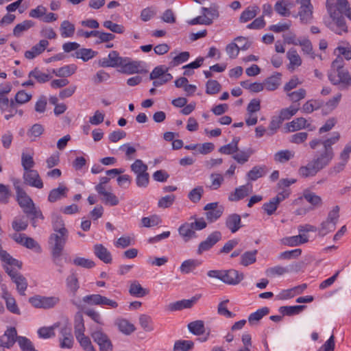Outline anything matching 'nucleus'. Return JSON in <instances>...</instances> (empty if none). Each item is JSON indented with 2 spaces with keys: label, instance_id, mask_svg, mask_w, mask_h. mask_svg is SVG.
<instances>
[{
  "label": "nucleus",
  "instance_id": "f257e3e1",
  "mask_svg": "<svg viewBox=\"0 0 351 351\" xmlns=\"http://www.w3.org/2000/svg\"><path fill=\"white\" fill-rule=\"evenodd\" d=\"M339 218V207L335 206L332 210L328 213L326 219L321 223L320 228L318 229L319 235L324 237L328 233L334 231Z\"/></svg>",
  "mask_w": 351,
  "mask_h": 351
},
{
  "label": "nucleus",
  "instance_id": "f03ea898",
  "mask_svg": "<svg viewBox=\"0 0 351 351\" xmlns=\"http://www.w3.org/2000/svg\"><path fill=\"white\" fill-rule=\"evenodd\" d=\"M328 79L333 85H339L341 89L348 90L351 86V75L347 69L331 71Z\"/></svg>",
  "mask_w": 351,
  "mask_h": 351
},
{
  "label": "nucleus",
  "instance_id": "7ed1b4c3",
  "mask_svg": "<svg viewBox=\"0 0 351 351\" xmlns=\"http://www.w3.org/2000/svg\"><path fill=\"white\" fill-rule=\"evenodd\" d=\"M82 302L84 304L88 305H106L110 306L112 308L118 307V303L112 300H110L105 296H102L100 294H91L84 296L82 299Z\"/></svg>",
  "mask_w": 351,
  "mask_h": 351
},
{
  "label": "nucleus",
  "instance_id": "20e7f679",
  "mask_svg": "<svg viewBox=\"0 0 351 351\" xmlns=\"http://www.w3.org/2000/svg\"><path fill=\"white\" fill-rule=\"evenodd\" d=\"M60 301L58 297H45L35 295L29 298V302L35 308H51L55 306Z\"/></svg>",
  "mask_w": 351,
  "mask_h": 351
},
{
  "label": "nucleus",
  "instance_id": "39448f33",
  "mask_svg": "<svg viewBox=\"0 0 351 351\" xmlns=\"http://www.w3.org/2000/svg\"><path fill=\"white\" fill-rule=\"evenodd\" d=\"M295 2L300 5L298 12L300 21L304 24L310 23L313 19V10L311 0H295Z\"/></svg>",
  "mask_w": 351,
  "mask_h": 351
},
{
  "label": "nucleus",
  "instance_id": "423d86ee",
  "mask_svg": "<svg viewBox=\"0 0 351 351\" xmlns=\"http://www.w3.org/2000/svg\"><path fill=\"white\" fill-rule=\"evenodd\" d=\"M6 273L10 276L12 282L16 284V289L20 295H25V291L27 287V282L25 278L17 271L9 267H5Z\"/></svg>",
  "mask_w": 351,
  "mask_h": 351
},
{
  "label": "nucleus",
  "instance_id": "0eeeda50",
  "mask_svg": "<svg viewBox=\"0 0 351 351\" xmlns=\"http://www.w3.org/2000/svg\"><path fill=\"white\" fill-rule=\"evenodd\" d=\"M69 233L53 232L49 238L51 251H62L67 241Z\"/></svg>",
  "mask_w": 351,
  "mask_h": 351
},
{
  "label": "nucleus",
  "instance_id": "6e6552de",
  "mask_svg": "<svg viewBox=\"0 0 351 351\" xmlns=\"http://www.w3.org/2000/svg\"><path fill=\"white\" fill-rule=\"evenodd\" d=\"M221 233L219 231H214L208 236L206 240L199 243L197 254L201 255L204 252L208 251L221 239Z\"/></svg>",
  "mask_w": 351,
  "mask_h": 351
},
{
  "label": "nucleus",
  "instance_id": "1a4fd4ad",
  "mask_svg": "<svg viewBox=\"0 0 351 351\" xmlns=\"http://www.w3.org/2000/svg\"><path fill=\"white\" fill-rule=\"evenodd\" d=\"M204 210H206V219L212 223L217 221L223 214L224 208L223 206L219 205L218 202H212L207 204Z\"/></svg>",
  "mask_w": 351,
  "mask_h": 351
},
{
  "label": "nucleus",
  "instance_id": "9d476101",
  "mask_svg": "<svg viewBox=\"0 0 351 351\" xmlns=\"http://www.w3.org/2000/svg\"><path fill=\"white\" fill-rule=\"evenodd\" d=\"M239 43H244L243 45L239 47L234 43H231L228 44L226 47V51L229 57L232 59L237 58L239 54L240 50L245 51L248 49L250 47V43L247 42L245 38L242 36H239L235 38Z\"/></svg>",
  "mask_w": 351,
  "mask_h": 351
},
{
  "label": "nucleus",
  "instance_id": "9b49d317",
  "mask_svg": "<svg viewBox=\"0 0 351 351\" xmlns=\"http://www.w3.org/2000/svg\"><path fill=\"white\" fill-rule=\"evenodd\" d=\"M243 273H239L236 269L222 270L221 281L230 285H237L243 280Z\"/></svg>",
  "mask_w": 351,
  "mask_h": 351
},
{
  "label": "nucleus",
  "instance_id": "f8f14e48",
  "mask_svg": "<svg viewBox=\"0 0 351 351\" xmlns=\"http://www.w3.org/2000/svg\"><path fill=\"white\" fill-rule=\"evenodd\" d=\"M23 211L27 215V217L30 219L31 223L33 227L36 228L37 226V220L41 219L43 220L45 219L42 211L38 207H36L34 202H32L27 206L24 207Z\"/></svg>",
  "mask_w": 351,
  "mask_h": 351
},
{
  "label": "nucleus",
  "instance_id": "ddd939ff",
  "mask_svg": "<svg viewBox=\"0 0 351 351\" xmlns=\"http://www.w3.org/2000/svg\"><path fill=\"white\" fill-rule=\"evenodd\" d=\"M199 298V296H194L189 300H182L169 304L165 309L168 311H181L184 308H191Z\"/></svg>",
  "mask_w": 351,
  "mask_h": 351
},
{
  "label": "nucleus",
  "instance_id": "4468645a",
  "mask_svg": "<svg viewBox=\"0 0 351 351\" xmlns=\"http://www.w3.org/2000/svg\"><path fill=\"white\" fill-rule=\"evenodd\" d=\"M94 341L99 346L102 351H112V345L108 336L101 330H95L92 333Z\"/></svg>",
  "mask_w": 351,
  "mask_h": 351
},
{
  "label": "nucleus",
  "instance_id": "2eb2a0df",
  "mask_svg": "<svg viewBox=\"0 0 351 351\" xmlns=\"http://www.w3.org/2000/svg\"><path fill=\"white\" fill-rule=\"evenodd\" d=\"M23 179L25 183L31 186L38 189H42L43 187V181L36 170L32 169L25 171L23 173Z\"/></svg>",
  "mask_w": 351,
  "mask_h": 351
},
{
  "label": "nucleus",
  "instance_id": "dca6fc26",
  "mask_svg": "<svg viewBox=\"0 0 351 351\" xmlns=\"http://www.w3.org/2000/svg\"><path fill=\"white\" fill-rule=\"evenodd\" d=\"M122 58L119 56L117 51H111L108 57L99 60V64L102 67L120 66Z\"/></svg>",
  "mask_w": 351,
  "mask_h": 351
},
{
  "label": "nucleus",
  "instance_id": "f3484780",
  "mask_svg": "<svg viewBox=\"0 0 351 351\" xmlns=\"http://www.w3.org/2000/svg\"><path fill=\"white\" fill-rule=\"evenodd\" d=\"M17 330H5L3 335H0V351L1 348H10L18 340Z\"/></svg>",
  "mask_w": 351,
  "mask_h": 351
},
{
  "label": "nucleus",
  "instance_id": "a211bd4d",
  "mask_svg": "<svg viewBox=\"0 0 351 351\" xmlns=\"http://www.w3.org/2000/svg\"><path fill=\"white\" fill-rule=\"evenodd\" d=\"M2 298L5 300L7 309L12 313L20 314V310L16 304V300L8 291L6 286H1Z\"/></svg>",
  "mask_w": 351,
  "mask_h": 351
},
{
  "label": "nucleus",
  "instance_id": "6ab92c4d",
  "mask_svg": "<svg viewBox=\"0 0 351 351\" xmlns=\"http://www.w3.org/2000/svg\"><path fill=\"white\" fill-rule=\"evenodd\" d=\"M252 191V186L250 184L240 186L236 188L234 192L231 193L228 199L231 202H237L247 197Z\"/></svg>",
  "mask_w": 351,
  "mask_h": 351
},
{
  "label": "nucleus",
  "instance_id": "aec40b11",
  "mask_svg": "<svg viewBox=\"0 0 351 351\" xmlns=\"http://www.w3.org/2000/svg\"><path fill=\"white\" fill-rule=\"evenodd\" d=\"M341 97L342 94L338 93L326 103L323 101L322 114L323 115H327L330 114L333 110H335L338 107L341 100Z\"/></svg>",
  "mask_w": 351,
  "mask_h": 351
},
{
  "label": "nucleus",
  "instance_id": "412c9836",
  "mask_svg": "<svg viewBox=\"0 0 351 351\" xmlns=\"http://www.w3.org/2000/svg\"><path fill=\"white\" fill-rule=\"evenodd\" d=\"M333 158L334 156L323 151L319 156L314 158L311 161L319 171L327 167L330 163Z\"/></svg>",
  "mask_w": 351,
  "mask_h": 351
},
{
  "label": "nucleus",
  "instance_id": "4be33fe9",
  "mask_svg": "<svg viewBox=\"0 0 351 351\" xmlns=\"http://www.w3.org/2000/svg\"><path fill=\"white\" fill-rule=\"evenodd\" d=\"M95 255L104 263H111L112 258L111 253L102 244H95L93 247Z\"/></svg>",
  "mask_w": 351,
  "mask_h": 351
},
{
  "label": "nucleus",
  "instance_id": "5701e85b",
  "mask_svg": "<svg viewBox=\"0 0 351 351\" xmlns=\"http://www.w3.org/2000/svg\"><path fill=\"white\" fill-rule=\"evenodd\" d=\"M269 313L268 307H263L256 312L251 313L248 317V323L250 327H258L262 318Z\"/></svg>",
  "mask_w": 351,
  "mask_h": 351
},
{
  "label": "nucleus",
  "instance_id": "b1692460",
  "mask_svg": "<svg viewBox=\"0 0 351 351\" xmlns=\"http://www.w3.org/2000/svg\"><path fill=\"white\" fill-rule=\"evenodd\" d=\"M123 72L128 74L138 73L141 68V62L138 61H131L129 58H122L120 64Z\"/></svg>",
  "mask_w": 351,
  "mask_h": 351
},
{
  "label": "nucleus",
  "instance_id": "393cba45",
  "mask_svg": "<svg viewBox=\"0 0 351 351\" xmlns=\"http://www.w3.org/2000/svg\"><path fill=\"white\" fill-rule=\"evenodd\" d=\"M178 233L185 242L197 237L196 232L189 222L182 224L178 228Z\"/></svg>",
  "mask_w": 351,
  "mask_h": 351
},
{
  "label": "nucleus",
  "instance_id": "a878e982",
  "mask_svg": "<svg viewBox=\"0 0 351 351\" xmlns=\"http://www.w3.org/2000/svg\"><path fill=\"white\" fill-rule=\"evenodd\" d=\"M309 123L304 117H299L293 119L291 122L286 123V129L288 132H293L302 129L308 128Z\"/></svg>",
  "mask_w": 351,
  "mask_h": 351
},
{
  "label": "nucleus",
  "instance_id": "bb28decb",
  "mask_svg": "<svg viewBox=\"0 0 351 351\" xmlns=\"http://www.w3.org/2000/svg\"><path fill=\"white\" fill-rule=\"evenodd\" d=\"M48 45L49 42L47 40H41L37 45L32 47L30 50L25 51V57L29 60L34 59L42 53Z\"/></svg>",
  "mask_w": 351,
  "mask_h": 351
},
{
  "label": "nucleus",
  "instance_id": "cd10ccee",
  "mask_svg": "<svg viewBox=\"0 0 351 351\" xmlns=\"http://www.w3.org/2000/svg\"><path fill=\"white\" fill-rule=\"evenodd\" d=\"M226 226L232 233L237 232L242 227L241 216L236 213L229 215L226 219Z\"/></svg>",
  "mask_w": 351,
  "mask_h": 351
},
{
  "label": "nucleus",
  "instance_id": "c85d7f7f",
  "mask_svg": "<svg viewBox=\"0 0 351 351\" xmlns=\"http://www.w3.org/2000/svg\"><path fill=\"white\" fill-rule=\"evenodd\" d=\"M293 3L290 0H280L274 5L275 11L282 16H289L291 14L290 8Z\"/></svg>",
  "mask_w": 351,
  "mask_h": 351
},
{
  "label": "nucleus",
  "instance_id": "c756f323",
  "mask_svg": "<svg viewBox=\"0 0 351 351\" xmlns=\"http://www.w3.org/2000/svg\"><path fill=\"white\" fill-rule=\"evenodd\" d=\"M69 189L66 186L63 184H60L56 189H53L50 191L48 195V201L50 202H55L62 197L66 196V193Z\"/></svg>",
  "mask_w": 351,
  "mask_h": 351
},
{
  "label": "nucleus",
  "instance_id": "7c9ffc66",
  "mask_svg": "<svg viewBox=\"0 0 351 351\" xmlns=\"http://www.w3.org/2000/svg\"><path fill=\"white\" fill-rule=\"evenodd\" d=\"M330 16L335 21V25L341 28V30L335 29L334 27H332L331 29L337 34L341 35L343 32H348V27L346 24V21L344 17L342 15H339L337 14L336 12L330 14Z\"/></svg>",
  "mask_w": 351,
  "mask_h": 351
},
{
  "label": "nucleus",
  "instance_id": "2f4dec72",
  "mask_svg": "<svg viewBox=\"0 0 351 351\" xmlns=\"http://www.w3.org/2000/svg\"><path fill=\"white\" fill-rule=\"evenodd\" d=\"M308 241V236L305 234H300L299 235L285 237L282 239L283 244L288 246H297Z\"/></svg>",
  "mask_w": 351,
  "mask_h": 351
},
{
  "label": "nucleus",
  "instance_id": "473e14b6",
  "mask_svg": "<svg viewBox=\"0 0 351 351\" xmlns=\"http://www.w3.org/2000/svg\"><path fill=\"white\" fill-rule=\"evenodd\" d=\"M14 188L16 193L18 203L22 208L33 202L32 199L20 187V186L18 185V184L14 183Z\"/></svg>",
  "mask_w": 351,
  "mask_h": 351
},
{
  "label": "nucleus",
  "instance_id": "72a5a7b5",
  "mask_svg": "<svg viewBox=\"0 0 351 351\" xmlns=\"http://www.w3.org/2000/svg\"><path fill=\"white\" fill-rule=\"evenodd\" d=\"M260 9L257 5L247 7L241 13L239 17V22L242 23H247V21L256 17Z\"/></svg>",
  "mask_w": 351,
  "mask_h": 351
},
{
  "label": "nucleus",
  "instance_id": "f704fd0d",
  "mask_svg": "<svg viewBox=\"0 0 351 351\" xmlns=\"http://www.w3.org/2000/svg\"><path fill=\"white\" fill-rule=\"evenodd\" d=\"M280 80L281 73H276L275 75H273L265 80L263 82L264 87H265L267 90H274L280 86Z\"/></svg>",
  "mask_w": 351,
  "mask_h": 351
},
{
  "label": "nucleus",
  "instance_id": "c9c22d12",
  "mask_svg": "<svg viewBox=\"0 0 351 351\" xmlns=\"http://www.w3.org/2000/svg\"><path fill=\"white\" fill-rule=\"evenodd\" d=\"M306 308L305 305L282 306L279 308L278 311L284 316H291L300 314Z\"/></svg>",
  "mask_w": 351,
  "mask_h": 351
},
{
  "label": "nucleus",
  "instance_id": "e433bc0d",
  "mask_svg": "<svg viewBox=\"0 0 351 351\" xmlns=\"http://www.w3.org/2000/svg\"><path fill=\"white\" fill-rule=\"evenodd\" d=\"M340 138V134L337 132H334L332 136L323 141L322 145L324 147V151L335 156V153L332 149V145L339 141Z\"/></svg>",
  "mask_w": 351,
  "mask_h": 351
},
{
  "label": "nucleus",
  "instance_id": "4c0bfd02",
  "mask_svg": "<svg viewBox=\"0 0 351 351\" xmlns=\"http://www.w3.org/2000/svg\"><path fill=\"white\" fill-rule=\"evenodd\" d=\"M240 141L239 137H234L232 141L219 149V152L223 154L230 155L239 152L238 144Z\"/></svg>",
  "mask_w": 351,
  "mask_h": 351
},
{
  "label": "nucleus",
  "instance_id": "58836bf2",
  "mask_svg": "<svg viewBox=\"0 0 351 351\" xmlns=\"http://www.w3.org/2000/svg\"><path fill=\"white\" fill-rule=\"evenodd\" d=\"M267 173V167L265 165H256L254 166L247 173V177L248 180L255 181L257 179L262 178Z\"/></svg>",
  "mask_w": 351,
  "mask_h": 351
},
{
  "label": "nucleus",
  "instance_id": "ea45409f",
  "mask_svg": "<svg viewBox=\"0 0 351 351\" xmlns=\"http://www.w3.org/2000/svg\"><path fill=\"white\" fill-rule=\"evenodd\" d=\"M75 337L86 351H95L90 339L84 334V330H75Z\"/></svg>",
  "mask_w": 351,
  "mask_h": 351
},
{
  "label": "nucleus",
  "instance_id": "a19ab883",
  "mask_svg": "<svg viewBox=\"0 0 351 351\" xmlns=\"http://www.w3.org/2000/svg\"><path fill=\"white\" fill-rule=\"evenodd\" d=\"M323 101L318 99H311L303 104L302 111L304 113H311L319 108L322 109Z\"/></svg>",
  "mask_w": 351,
  "mask_h": 351
},
{
  "label": "nucleus",
  "instance_id": "79ce46f5",
  "mask_svg": "<svg viewBox=\"0 0 351 351\" xmlns=\"http://www.w3.org/2000/svg\"><path fill=\"white\" fill-rule=\"evenodd\" d=\"M148 291L146 289L142 287L140 283L134 280L131 282L129 288V293L131 295L141 298L146 295L148 293Z\"/></svg>",
  "mask_w": 351,
  "mask_h": 351
},
{
  "label": "nucleus",
  "instance_id": "37998d69",
  "mask_svg": "<svg viewBox=\"0 0 351 351\" xmlns=\"http://www.w3.org/2000/svg\"><path fill=\"white\" fill-rule=\"evenodd\" d=\"M77 66L75 64L65 65L57 69H53L52 73L58 77H69L75 73Z\"/></svg>",
  "mask_w": 351,
  "mask_h": 351
},
{
  "label": "nucleus",
  "instance_id": "c03bdc74",
  "mask_svg": "<svg viewBox=\"0 0 351 351\" xmlns=\"http://www.w3.org/2000/svg\"><path fill=\"white\" fill-rule=\"evenodd\" d=\"M287 58L289 60V69H294L295 66H299L302 64V60L298 55L296 49L291 48L287 53Z\"/></svg>",
  "mask_w": 351,
  "mask_h": 351
},
{
  "label": "nucleus",
  "instance_id": "a18cd8bd",
  "mask_svg": "<svg viewBox=\"0 0 351 351\" xmlns=\"http://www.w3.org/2000/svg\"><path fill=\"white\" fill-rule=\"evenodd\" d=\"M53 230L54 232L69 233L68 230L64 227V223L61 216L53 214L51 217Z\"/></svg>",
  "mask_w": 351,
  "mask_h": 351
},
{
  "label": "nucleus",
  "instance_id": "49530a36",
  "mask_svg": "<svg viewBox=\"0 0 351 351\" xmlns=\"http://www.w3.org/2000/svg\"><path fill=\"white\" fill-rule=\"evenodd\" d=\"M317 172L319 171L312 161L309 162L306 166L301 167L298 170L300 176L302 178L314 176Z\"/></svg>",
  "mask_w": 351,
  "mask_h": 351
},
{
  "label": "nucleus",
  "instance_id": "de8ad7c7",
  "mask_svg": "<svg viewBox=\"0 0 351 351\" xmlns=\"http://www.w3.org/2000/svg\"><path fill=\"white\" fill-rule=\"evenodd\" d=\"M254 153V149L247 148L245 150L237 152L232 156V158L239 164H244L248 161L250 156Z\"/></svg>",
  "mask_w": 351,
  "mask_h": 351
},
{
  "label": "nucleus",
  "instance_id": "09e8293b",
  "mask_svg": "<svg viewBox=\"0 0 351 351\" xmlns=\"http://www.w3.org/2000/svg\"><path fill=\"white\" fill-rule=\"evenodd\" d=\"M258 251L256 250L252 251H247L241 256V265L247 267L250 265L254 263L256 261V254Z\"/></svg>",
  "mask_w": 351,
  "mask_h": 351
},
{
  "label": "nucleus",
  "instance_id": "8fccbe9b",
  "mask_svg": "<svg viewBox=\"0 0 351 351\" xmlns=\"http://www.w3.org/2000/svg\"><path fill=\"white\" fill-rule=\"evenodd\" d=\"M34 23L30 20H25L21 23L17 24L14 29L13 34L16 37H20L23 32L28 30L29 28L33 27Z\"/></svg>",
  "mask_w": 351,
  "mask_h": 351
},
{
  "label": "nucleus",
  "instance_id": "3c124183",
  "mask_svg": "<svg viewBox=\"0 0 351 351\" xmlns=\"http://www.w3.org/2000/svg\"><path fill=\"white\" fill-rule=\"evenodd\" d=\"M60 30L62 37H72L75 32V25L69 21H64L60 25Z\"/></svg>",
  "mask_w": 351,
  "mask_h": 351
},
{
  "label": "nucleus",
  "instance_id": "603ef678",
  "mask_svg": "<svg viewBox=\"0 0 351 351\" xmlns=\"http://www.w3.org/2000/svg\"><path fill=\"white\" fill-rule=\"evenodd\" d=\"M28 77L36 79L39 83L47 82L52 77L51 75L43 73L38 68L31 71L28 74Z\"/></svg>",
  "mask_w": 351,
  "mask_h": 351
},
{
  "label": "nucleus",
  "instance_id": "864d4df0",
  "mask_svg": "<svg viewBox=\"0 0 351 351\" xmlns=\"http://www.w3.org/2000/svg\"><path fill=\"white\" fill-rule=\"evenodd\" d=\"M294 157V153L290 150H280L274 154V158L276 162L285 163Z\"/></svg>",
  "mask_w": 351,
  "mask_h": 351
},
{
  "label": "nucleus",
  "instance_id": "5fc2aeb1",
  "mask_svg": "<svg viewBox=\"0 0 351 351\" xmlns=\"http://www.w3.org/2000/svg\"><path fill=\"white\" fill-rule=\"evenodd\" d=\"M199 264L200 262L195 259L184 261L180 266V271L184 274H189L193 271Z\"/></svg>",
  "mask_w": 351,
  "mask_h": 351
},
{
  "label": "nucleus",
  "instance_id": "6e6d98bb",
  "mask_svg": "<svg viewBox=\"0 0 351 351\" xmlns=\"http://www.w3.org/2000/svg\"><path fill=\"white\" fill-rule=\"evenodd\" d=\"M97 54V52L93 51L90 49H80L75 51V56L77 58L82 59L83 61L86 62L90 59L94 58Z\"/></svg>",
  "mask_w": 351,
  "mask_h": 351
},
{
  "label": "nucleus",
  "instance_id": "4d7b16f0",
  "mask_svg": "<svg viewBox=\"0 0 351 351\" xmlns=\"http://www.w3.org/2000/svg\"><path fill=\"white\" fill-rule=\"evenodd\" d=\"M190 57V53L188 51H182L179 54L173 57L172 60L169 62L170 67L177 66L185 62H186Z\"/></svg>",
  "mask_w": 351,
  "mask_h": 351
},
{
  "label": "nucleus",
  "instance_id": "13d9d810",
  "mask_svg": "<svg viewBox=\"0 0 351 351\" xmlns=\"http://www.w3.org/2000/svg\"><path fill=\"white\" fill-rule=\"evenodd\" d=\"M70 327L69 319L66 317H60L58 320L52 326L48 327H41L40 329H67Z\"/></svg>",
  "mask_w": 351,
  "mask_h": 351
},
{
  "label": "nucleus",
  "instance_id": "bf43d9fd",
  "mask_svg": "<svg viewBox=\"0 0 351 351\" xmlns=\"http://www.w3.org/2000/svg\"><path fill=\"white\" fill-rule=\"evenodd\" d=\"M194 343L192 341L178 340L175 342L174 351H190L193 349Z\"/></svg>",
  "mask_w": 351,
  "mask_h": 351
},
{
  "label": "nucleus",
  "instance_id": "052dcab7",
  "mask_svg": "<svg viewBox=\"0 0 351 351\" xmlns=\"http://www.w3.org/2000/svg\"><path fill=\"white\" fill-rule=\"evenodd\" d=\"M221 85L218 81L215 80H209L206 84V93L208 95H215L220 92Z\"/></svg>",
  "mask_w": 351,
  "mask_h": 351
},
{
  "label": "nucleus",
  "instance_id": "680f3d73",
  "mask_svg": "<svg viewBox=\"0 0 351 351\" xmlns=\"http://www.w3.org/2000/svg\"><path fill=\"white\" fill-rule=\"evenodd\" d=\"M298 110V108H295L293 106H291L289 108H282L280 110L278 117L283 122L285 120H288L294 116Z\"/></svg>",
  "mask_w": 351,
  "mask_h": 351
},
{
  "label": "nucleus",
  "instance_id": "e2e57ef3",
  "mask_svg": "<svg viewBox=\"0 0 351 351\" xmlns=\"http://www.w3.org/2000/svg\"><path fill=\"white\" fill-rule=\"evenodd\" d=\"M66 285L70 291L75 295L77 291L78 290L80 286L77 278L75 274H72L66 278Z\"/></svg>",
  "mask_w": 351,
  "mask_h": 351
},
{
  "label": "nucleus",
  "instance_id": "0e129e2a",
  "mask_svg": "<svg viewBox=\"0 0 351 351\" xmlns=\"http://www.w3.org/2000/svg\"><path fill=\"white\" fill-rule=\"evenodd\" d=\"M62 337L60 347L62 348H71L73 343V337L71 332H67V330H62Z\"/></svg>",
  "mask_w": 351,
  "mask_h": 351
},
{
  "label": "nucleus",
  "instance_id": "69168bd1",
  "mask_svg": "<svg viewBox=\"0 0 351 351\" xmlns=\"http://www.w3.org/2000/svg\"><path fill=\"white\" fill-rule=\"evenodd\" d=\"M131 170L136 174H141L147 172V165L145 164L141 159H136L131 165Z\"/></svg>",
  "mask_w": 351,
  "mask_h": 351
},
{
  "label": "nucleus",
  "instance_id": "338daca9",
  "mask_svg": "<svg viewBox=\"0 0 351 351\" xmlns=\"http://www.w3.org/2000/svg\"><path fill=\"white\" fill-rule=\"evenodd\" d=\"M289 270L284 267L277 265L275 267H269L266 269L265 274L269 277H275L276 276H282L288 273Z\"/></svg>",
  "mask_w": 351,
  "mask_h": 351
},
{
  "label": "nucleus",
  "instance_id": "774afa93",
  "mask_svg": "<svg viewBox=\"0 0 351 351\" xmlns=\"http://www.w3.org/2000/svg\"><path fill=\"white\" fill-rule=\"evenodd\" d=\"M17 341L23 351H38L31 341L25 337H19Z\"/></svg>",
  "mask_w": 351,
  "mask_h": 351
}]
</instances>
